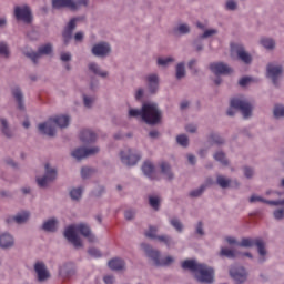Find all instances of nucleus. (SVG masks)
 Masks as SVG:
<instances>
[{
  "label": "nucleus",
  "instance_id": "18",
  "mask_svg": "<svg viewBox=\"0 0 284 284\" xmlns=\"http://www.w3.org/2000/svg\"><path fill=\"white\" fill-rule=\"evenodd\" d=\"M92 54H94V57H106V54H110V44L105 42L95 44L92 48Z\"/></svg>",
  "mask_w": 284,
  "mask_h": 284
},
{
  "label": "nucleus",
  "instance_id": "56",
  "mask_svg": "<svg viewBox=\"0 0 284 284\" xmlns=\"http://www.w3.org/2000/svg\"><path fill=\"white\" fill-rule=\"evenodd\" d=\"M124 217L126 219V221H132V219H134V211L132 210L125 211Z\"/></svg>",
  "mask_w": 284,
  "mask_h": 284
},
{
  "label": "nucleus",
  "instance_id": "45",
  "mask_svg": "<svg viewBox=\"0 0 284 284\" xmlns=\"http://www.w3.org/2000/svg\"><path fill=\"white\" fill-rule=\"evenodd\" d=\"M88 252L90 256H93V258H101V251H99L98 248L91 247Z\"/></svg>",
  "mask_w": 284,
  "mask_h": 284
},
{
  "label": "nucleus",
  "instance_id": "43",
  "mask_svg": "<svg viewBox=\"0 0 284 284\" xmlns=\"http://www.w3.org/2000/svg\"><path fill=\"white\" fill-rule=\"evenodd\" d=\"M171 225L178 231L183 232V224L178 219H172L170 221Z\"/></svg>",
  "mask_w": 284,
  "mask_h": 284
},
{
  "label": "nucleus",
  "instance_id": "33",
  "mask_svg": "<svg viewBox=\"0 0 284 284\" xmlns=\"http://www.w3.org/2000/svg\"><path fill=\"white\" fill-rule=\"evenodd\" d=\"M220 255L226 256V258H236V253L233 250L222 247Z\"/></svg>",
  "mask_w": 284,
  "mask_h": 284
},
{
  "label": "nucleus",
  "instance_id": "29",
  "mask_svg": "<svg viewBox=\"0 0 284 284\" xmlns=\"http://www.w3.org/2000/svg\"><path fill=\"white\" fill-rule=\"evenodd\" d=\"M42 230L45 232H55L57 231V220L51 219L43 223Z\"/></svg>",
  "mask_w": 284,
  "mask_h": 284
},
{
  "label": "nucleus",
  "instance_id": "1",
  "mask_svg": "<svg viewBox=\"0 0 284 284\" xmlns=\"http://www.w3.org/2000/svg\"><path fill=\"white\" fill-rule=\"evenodd\" d=\"M129 116L134 119H139V116H141L142 121L148 123V125H156V123L161 121V111H159L156 104L146 103L143 104L142 110H129Z\"/></svg>",
  "mask_w": 284,
  "mask_h": 284
},
{
  "label": "nucleus",
  "instance_id": "58",
  "mask_svg": "<svg viewBox=\"0 0 284 284\" xmlns=\"http://www.w3.org/2000/svg\"><path fill=\"white\" fill-rule=\"evenodd\" d=\"M103 281L105 284H112V283H114V276L106 275V276H104Z\"/></svg>",
  "mask_w": 284,
  "mask_h": 284
},
{
  "label": "nucleus",
  "instance_id": "46",
  "mask_svg": "<svg viewBox=\"0 0 284 284\" xmlns=\"http://www.w3.org/2000/svg\"><path fill=\"white\" fill-rule=\"evenodd\" d=\"M212 143H216L217 145H221L224 143L223 138L219 136L217 134L211 135Z\"/></svg>",
  "mask_w": 284,
  "mask_h": 284
},
{
  "label": "nucleus",
  "instance_id": "24",
  "mask_svg": "<svg viewBox=\"0 0 284 284\" xmlns=\"http://www.w3.org/2000/svg\"><path fill=\"white\" fill-rule=\"evenodd\" d=\"M142 172L149 179H156V171H154V164H152L151 162H144V164L142 165Z\"/></svg>",
  "mask_w": 284,
  "mask_h": 284
},
{
  "label": "nucleus",
  "instance_id": "48",
  "mask_svg": "<svg viewBox=\"0 0 284 284\" xmlns=\"http://www.w3.org/2000/svg\"><path fill=\"white\" fill-rule=\"evenodd\" d=\"M178 32L181 34H187V32H190V27L187 24H180L178 27Z\"/></svg>",
  "mask_w": 284,
  "mask_h": 284
},
{
  "label": "nucleus",
  "instance_id": "22",
  "mask_svg": "<svg viewBox=\"0 0 284 284\" xmlns=\"http://www.w3.org/2000/svg\"><path fill=\"white\" fill-rule=\"evenodd\" d=\"M145 236H148V239H156V227L155 226H150L149 231L145 233ZM158 239L162 243H165V245H170V243H171L170 237L166 236V235L158 236Z\"/></svg>",
  "mask_w": 284,
  "mask_h": 284
},
{
  "label": "nucleus",
  "instance_id": "17",
  "mask_svg": "<svg viewBox=\"0 0 284 284\" xmlns=\"http://www.w3.org/2000/svg\"><path fill=\"white\" fill-rule=\"evenodd\" d=\"M34 271L38 275V281L43 282L50 278V272H48L45 264H43L42 262H38L34 264Z\"/></svg>",
  "mask_w": 284,
  "mask_h": 284
},
{
  "label": "nucleus",
  "instance_id": "44",
  "mask_svg": "<svg viewBox=\"0 0 284 284\" xmlns=\"http://www.w3.org/2000/svg\"><path fill=\"white\" fill-rule=\"evenodd\" d=\"M256 202L270 204V201H266L265 199H263V197H261V196H257V195H252V196L250 197V203H256Z\"/></svg>",
  "mask_w": 284,
  "mask_h": 284
},
{
  "label": "nucleus",
  "instance_id": "5",
  "mask_svg": "<svg viewBox=\"0 0 284 284\" xmlns=\"http://www.w3.org/2000/svg\"><path fill=\"white\" fill-rule=\"evenodd\" d=\"M230 105L231 108L227 110L229 116H234V110H240L245 119H250V116H252L253 106L250 102L243 100V98H233Z\"/></svg>",
  "mask_w": 284,
  "mask_h": 284
},
{
  "label": "nucleus",
  "instance_id": "42",
  "mask_svg": "<svg viewBox=\"0 0 284 284\" xmlns=\"http://www.w3.org/2000/svg\"><path fill=\"white\" fill-rule=\"evenodd\" d=\"M0 54L1 57H10V50L8 49V44L4 42H0Z\"/></svg>",
  "mask_w": 284,
  "mask_h": 284
},
{
  "label": "nucleus",
  "instance_id": "55",
  "mask_svg": "<svg viewBox=\"0 0 284 284\" xmlns=\"http://www.w3.org/2000/svg\"><path fill=\"white\" fill-rule=\"evenodd\" d=\"M226 10H236V2L233 0H229L226 2Z\"/></svg>",
  "mask_w": 284,
  "mask_h": 284
},
{
  "label": "nucleus",
  "instance_id": "53",
  "mask_svg": "<svg viewBox=\"0 0 284 284\" xmlns=\"http://www.w3.org/2000/svg\"><path fill=\"white\" fill-rule=\"evenodd\" d=\"M274 217H275L277 221H281V219L284 217V210H283V209H280V210L274 211Z\"/></svg>",
  "mask_w": 284,
  "mask_h": 284
},
{
  "label": "nucleus",
  "instance_id": "41",
  "mask_svg": "<svg viewBox=\"0 0 284 284\" xmlns=\"http://www.w3.org/2000/svg\"><path fill=\"white\" fill-rule=\"evenodd\" d=\"M1 124H2V134L8 138L12 136V133H10V129L8 128V121L6 119H2Z\"/></svg>",
  "mask_w": 284,
  "mask_h": 284
},
{
  "label": "nucleus",
  "instance_id": "13",
  "mask_svg": "<svg viewBox=\"0 0 284 284\" xmlns=\"http://www.w3.org/2000/svg\"><path fill=\"white\" fill-rule=\"evenodd\" d=\"M120 156L122 163L125 165H136V163H139L141 160V155L132 153V150H128L126 153L125 151H122Z\"/></svg>",
  "mask_w": 284,
  "mask_h": 284
},
{
  "label": "nucleus",
  "instance_id": "7",
  "mask_svg": "<svg viewBox=\"0 0 284 284\" xmlns=\"http://www.w3.org/2000/svg\"><path fill=\"white\" fill-rule=\"evenodd\" d=\"M239 247H257V252L260 256H265L267 251H265V243L261 239H252V237H244L241 242L236 243Z\"/></svg>",
  "mask_w": 284,
  "mask_h": 284
},
{
  "label": "nucleus",
  "instance_id": "62",
  "mask_svg": "<svg viewBox=\"0 0 284 284\" xmlns=\"http://www.w3.org/2000/svg\"><path fill=\"white\" fill-rule=\"evenodd\" d=\"M75 41H83V32H77L74 36Z\"/></svg>",
  "mask_w": 284,
  "mask_h": 284
},
{
  "label": "nucleus",
  "instance_id": "11",
  "mask_svg": "<svg viewBox=\"0 0 284 284\" xmlns=\"http://www.w3.org/2000/svg\"><path fill=\"white\" fill-rule=\"evenodd\" d=\"M57 179V170L50 169V164H45V175L43 178H38L37 183L39 187H45L51 181Z\"/></svg>",
  "mask_w": 284,
  "mask_h": 284
},
{
  "label": "nucleus",
  "instance_id": "63",
  "mask_svg": "<svg viewBox=\"0 0 284 284\" xmlns=\"http://www.w3.org/2000/svg\"><path fill=\"white\" fill-rule=\"evenodd\" d=\"M143 97V89H139L135 93V99L139 101V99H142Z\"/></svg>",
  "mask_w": 284,
  "mask_h": 284
},
{
  "label": "nucleus",
  "instance_id": "49",
  "mask_svg": "<svg viewBox=\"0 0 284 284\" xmlns=\"http://www.w3.org/2000/svg\"><path fill=\"white\" fill-rule=\"evenodd\" d=\"M92 174V169L90 168H82L81 170V176L82 179H88Z\"/></svg>",
  "mask_w": 284,
  "mask_h": 284
},
{
  "label": "nucleus",
  "instance_id": "50",
  "mask_svg": "<svg viewBox=\"0 0 284 284\" xmlns=\"http://www.w3.org/2000/svg\"><path fill=\"white\" fill-rule=\"evenodd\" d=\"M171 61H174V59L172 58H159L158 59V65H168L169 63H171Z\"/></svg>",
  "mask_w": 284,
  "mask_h": 284
},
{
  "label": "nucleus",
  "instance_id": "9",
  "mask_svg": "<svg viewBox=\"0 0 284 284\" xmlns=\"http://www.w3.org/2000/svg\"><path fill=\"white\" fill-rule=\"evenodd\" d=\"M26 57L28 59H31L33 63H37L39 59H41V55L43 54H52V44L47 43L38 49V52L31 51V52H24Z\"/></svg>",
  "mask_w": 284,
  "mask_h": 284
},
{
  "label": "nucleus",
  "instance_id": "20",
  "mask_svg": "<svg viewBox=\"0 0 284 284\" xmlns=\"http://www.w3.org/2000/svg\"><path fill=\"white\" fill-rule=\"evenodd\" d=\"M77 18L71 19L62 33L65 44L68 43V41H70V39H72V32L77 28Z\"/></svg>",
  "mask_w": 284,
  "mask_h": 284
},
{
  "label": "nucleus",
  "instance_id": "36",
  "mask_svg": "<svg viewBox=\"0 0 284 284\" xmlns=\"http://www.w3.org/2000/svg\"><path fill=\"white\" fill-rule=\"evenodd\" d=\"M273 114L275 119H281V116H284V106L281 104H276Z\"/></svg>",
  "mask_w": 284,
  "mask_h": 284
},
{
  "label": "nucleus",
  "instance_id": "21",
  "mask_svg": "<svg viewBox=\"0 0 284 284\" xmlns=\"http://www.w3.org/2000/svg\"><path fill=\"white\" fill-rule=\"evenodd\" d=\"M80 140L82 143H94L97 141V133L90 129H85L80 133Z\"/></svg>",
  "mask_w": 284,
  "mask_h": 284
},
{
  "label": "nucleus",
  "instance_id": "31",
  "mask_svg": "<svg viewBox=\"0 0 284 284\" xmlns=\"http://www.w3.org/2000/svg\"><path fill=\"white\" fill-rule=\"evenodd\" d=\"M89 70L93 72V74H98V77H108V72L101 71L97 63H90Z\"/></svg>",
  "mask_w": 284,
  "mask_h": 284
},
{
  "label": "nucleus",
  "instance_id": "12",
  "mask_svg": "<svg viewBox=\"0 0 284 284\" xmlns=\"http://www.w3.org/2000/svg\"><path fill=\"white\" fill-rule=\"evenodd\" d=\"M98 146H93L91 149L78 148L71 153V155L73 156V159L81 161V159H87V156H92L93 154H98Z\"/></svg>",
  "mask_w": 284,
  "mask_h": 284
},
{
  "label": "nucleus",
  "instance_id": "30",
  "mask_svg": "<svg viewBox=\"0 0 284 284\" xmlns=\"http://www.w3.org/2000/svg\"><path fill=\"white\" fill-rule=\"evenodd\" d=\"M160 169L162 174H165L166 179L171 180L174 178V175L172 174L170 164H168L166 162L160 163Z\"/></svg>",
  "mask_w": 284,
  "mask_h": 284
},
{
  "label": "nucleus",
  "instance_id": "32",
  "mask_svg": "<svg viewBox=\"0 0 284 284\" xmlns=\"http://www.w3.org/2000/svg\"><path fill=\"white\" fill-rule=\"evenodd\" d=\"M261 43L263 48H266V50H274V47L276 45L272 38H263L261 40Z\"/></svg>",
  "mask_w": 284,
  "mask_h": 284
},
{
  "label": "nucleus",
  "instance_id": "10",
  "mask_svg": "<svg viewBox=\"0 0 284 284\" xmlns=\"http://www.w3.org/2000/svg\"><path fill=\"white\" fill-rule=\"evenodd\" d=\"M14 17L18 21H23L24 23L32 22V12L30 11V7H16L14 8Z\"/></svg>",
  "mask_w": 284,
  "mask_h": 284
},
{
  "label": "nucleus",
  "instance_id": "15",
  "mask_svg": "<svg viewBox=\"0 0 284 284\" xmlns=\"http://www.w3.org/2000/svg\"><path fill=\"white\" fill-rule=\"evenodd\" d=\"M210 70L216 77H219V74H230L232 72V69L223 62L211 63Z\"/></svg>",
  "mask_w": 284,
  "mask_h": 284
},
{
  "label": "nucleus",
  "instance_id": "47",
  "mask_svg": "<svg viewBox=\"0 0 284 284\" xmlns=\"http://www.w3.org/2000/svg\"><path fill=\"white\" fill-rule=\"evenodd\" d=\"M204 190H205V185H202L200 189L192 191L190 193V196H193V197L201 196V194H203Z\"/></svg>",
  "mask_w": 284,
  "mask_h": 284
},
{
  "label": "nucleus",
  "instance_id": "40",
  "mask_svg": "<svg viewBox=\"0 0 284 284\" xmlns=\"http://www.w3.org/2000/svg\"><path fill=\"white\" fill-rule=\"evenodd\" d=\"M217 184L220 185V187H230V180L225 179V176L223 175H219L217 176Z\"/></svg>",
  "mask_w": 284,
  "mask_h": 284
},
{
  "label": "nucleus",
  "instance_id": "14",
  "mask_svg": "<svg viewBox=\"0 0 284 284\" xmlns=\"http://www.w3.org/2000/svg\"><path fill=\"white\" fill-rule=\"evenodd\" d=\"M268 79H272L274 85H278L277 79L283 74V67L268 64L266 68Z\"/></svg>",
  "mask_w": 284,
  "mask_h": 284
},
{
  "label": "nucleus",
  "instance_id": "25",
  "mask_svg": "<svg viewBox=\"0 0 284 284\" xmlns=\"http://www.w3.org/2000/svg\"><path fill=\"white\" fill-rule=\"evenodd\" d=\"M149 83V90L151 94H154L159 90V77L156 74H151L146 78Z\"/></svg>",
  "mask_w": 284,
  "mask_h": 284
},
{
  "label": "nucleus",
  "instance_id": "28",
  "mask_svg": "<svg viewBox=\"0 0 284 284\" xmlns=\"http://www.w3.org/2000/svg\"><path fill=\"white\" fill-rule=\"evenodd\" d=\"M12 94L18 103L19 110H26V106L23 105V93H21V89L14 88L12 90Z\"/></svg>",
  "mask_w": 284,
  "mask_h": 284
},
{
  "label": "nucleus",
  "instance_id": "35",
  "mask_svg": "<svg viewBox=\"0 0 284 284\" xmlns=\"http://www.w3.org/2000/svg\"><path fill=\"white\" fill-rule=\"evenodd\" d=\"M176 142L179 145H182V148H187L190 140L187 139V135L181 134L176 136Z\"/></svg>",
  "mask_w": 284,
  "mask_h": 284
},
{
  "label": "nucleus",
  "instance_id": "37",
  "mask_svg": "<svg viewBox=\"0 0 284 284\" xmlns=\"http://www.w3.org/2000/svg\"><path fill=\"white\" fill-rule=\"evenodd\" d=\"M185 77V64L179 63L176 65V79H183Z\"/></svg>",
  "mask_w": 284,
  "mask_h": 284
},
{
  "label": "nucleus",
  "instance_id": "27",
  "mask_svg": "<svg viewBox=\"0 0 284 284\" xmlns=\"http://www.w3.org/2000/svg\"><path fill=\"white\" fill-rule=\"evenodd\" d=\"M108 265L110 270H115L116 272H119L125 267V262L119 257H115L109 261Z\"/></svg>",
  "mask_w": 284,
  "mask_h": 284
},
{
  "label": "nucleus",
  "instance_id": "54",
  "mask_svg": "<svg viewBox=\"0 0 284 284\" xmlns=\"http://www.w3.org/2000/svg\"><path fill=\"white\" fill-rule=\"evenodd\" d=\"M244 174H245L246 179H252V176H254V171L251 168L245 166Z\"/></svg>",
  "mask_w": 284,
  "mask_h": 284
},
{
  "label": "nucleus",
  "instance_id": "26",
  "mask_svg": "<svg viewBox=\"0 0 284 284\" xmlns=\"http://www.w3.org/2000/svg\"><path fill=\"white\" fill-rule=\"evenodd\" d=\"M28 219H30V213L24 211L19 213L17 216L7 219V223H12V221H14L18 223V225H21V223H26Z\"/></svg>",
  "mask_w": 284,
  "mask_h": 284
},
{
  "label": "nucleus",
  "instance_id": "23",
  "mask_svg": "<svg viewBox=\"0 0 284 284\" xmlns=\"http://www.w3.org/2000/svg\"><path fill=\"white\" fill-rule=\"evenodd\" d=\"M12 245H14V237L12 235L4 233L0 236V247L6 250L12 247Z\"/></svg>",
  "mask_w": 284,
  "mask_h": 284
},
{
  "label": "nucleus",
  "instance_id": "59",
  "mask_svg": "<svg viewBox=\"0 0 284 284\" xmlns=\"http://www.w3.org/2000/svg\"><path fill=\"white\" fill-rule=\"evenodd\" d=\"M186 132H191L192 134L196 132V126L193 124H189L185 126Z\"/></svg>",
  "mask_w": 284,
  "mask_h": 284
},
{
  "label": "nucleus",
  "instance_id": "52",
  "mask_svg": "<svg viewBox=\"0 0 284 284\" xmlns=\"http://www.w3.org/2000/svg\"><path fill=\"white\" fill-rule=\"evenodd\" d=\"M83 101H84L85 108H92V103H94V100L87 95L83 97Z\"/></svg>",
  "mask_w": 284,
  "mask_h": 284
},
{
  "label": "nucleus",
  "instance_id": "3",
  "mask_svg": "<svg viewBox=\"0 0 284 284\" xmlns=\"http://www.w3.org/2000/svg\"><path fill=\"white\" fill-rule=\"evenodd\" d=\"M182 270L195 272L199 283H214V268L205 264H199L194 260H185L182 263Z\"/></svg>",
  "mask_w": 284,
  "mask_h": 284
},
{
  "label": "nucleus",
  "instance_id": "6",
  "mask_svg": "<svg viewBox=\"0 0 284 284\" xmlns=\"http://www.w3.org/2000/svg\"><path fill=\"white\" fill-rule=\"evenodd\" d=\"M142 248L144 250L146 256H149V258H152V261H154L155 265L158 266H168L174 263V257L172 256H166L161 260V254L159 253V251L152 248V246L148 244H142Z\"/></svg>",
  "mask_w": 284,
  "mask_h": 284
},
{
  "label": "nucleus",
  "instance_id": "4",
  "mask_svg": "<svg viewBox=\"0 0 284 284\" xmlns=\"http://www.w3.org/2000/svg\"><path fill=\"white\" fill-rule=\"evenodd\" d=\"M57 125L58 128H68V125H70V116L58 115L55 118H50L47 122L40 123L38 129L41 134L54 136V134H57Z\"/></svg>",
  "mask_w": 284,
  "mask_h": 284
},
{
  "label": "nucleus",
  "instance_id": "19",
  "mask_svg": "<svg viewBox=\"0 0 284 284\" xmlns=\"http://www.w3.org/2000/svg\"><path fill=\"white\" fill-rule=\"evenodd\" d=\"M232 50H236L239 59L243 61L244 63H252V55L250 53L245 52V49L241 44H232Z\"/></svg>",
  "mask_w": 284,
  "mask_h": 284
},
{
  "label": "nucleus",
  "instance_id": "61",
  "mask_svg": "<svg viewBox=\"0 0 284 284\" xmlns=\"http://www.w3.org/2000/svg\"><path fill=\"white\" fill-rule=\"evenodd\" d=\"M70 59H72V55H70V53L61 54V61H70Z\"/></svg>",
  "mask_w": 284,
  "mask_h": 284
},
{
  "label": "nucleus",
  "instance_id": "38",
  "mask_svg": "<svg viewBox=\"0 0 284 284\" xmlns=\"http://www.w3.org/2000/svg\"><path fill=\"white\" fill-rule=\"evenodd\" d=\"M214 159L215 161H219L220 163H222V165H227V159L225 158V153L216 152L214 154Z\"/></svg>",
  "mask_w": 284,
  "mask_h": 284
},
{
  "label": "nucleus",
  "instance_id": "16",
  "mask_svg": "<svg viewBox=\"0 0 284 284\" xmlns=\"http://www.w3.org/2000/svg\"><path fill=\"white\" fill-rule=\"evenodd\" d=\"M230 274L236 283H245L247 280V273L245 272V268L243 267H232L230 270Z\"/></svg>",
  "mask_w": 284,
  "mask_h": 284
},
{
  "label": "nucleus",
  "instance_id": "57",
  "mask_svg": "<svg viewBox=\"0 0 284 284\" xmlns=\"http://www.w3.org/2000/svg\"><path fill=\"white\" fill-rule=\"evenodd\" d=\"M250 81H252V79L245 77V78L240 79L239 83H240V85H242V88H244V85H247V83H250Z\"/></svg>",
  "mask_w": 284,
  "mask_h": 284
},
{
  "label": "nucleus",
  "instance_id": "39",
  "mask_svg": "<svg viewBox=\"0 0 284 284\" xmlns=\"http://www.w3.org/2000/svg\"><path fill=\"white\" fill-rule=\"evenodd\" d=\"M149 203L153 210H159V205H161V200L156 196H150Z\"/></svg>",
  "mask_w": 284,
  "mask_h": 284
},
{
  "label": "nucleus",
  "instance_id": "2",
  "mask_svg": "<svg viewBox=\"0 0 284 284\" xmlns=\"http://www.w3.org/2000/svg\"><path fill=\"white\" fill-rule=\"evenodd\" d=\"M77 232L88 239L90 243H94L95 237L94 235H92L90 226L85 224L70 225L65 229L64 236L67 237L69 243H72L74 247H83V243L81 242V239L77 235Z\"/></svg>",
  "mask_w": 284,
  "mask_h": 284
},
{
  "label": "nucleus",
  "instance_id": "60",
  "mask_svg": "<svg viewBox=\"0 0 284 284\" xmlns=\"http://www.w3.org/2000/svg\"><path fill=\"white\" fill-rule=\"evenodd\" d=\"M196 233L200 234V236H203V223L199 222Z\"/></svg>",
  "mask_w": 284,
  "mask_h": 284
},
{
  "label": "nucleus",
  "instance_id": "34",
  "mask_svg": "<svg viewBox=\"0 0 284 284\" xmlns=\"http://www.w3.org/2000/svg\"><path fill=\"white\" fill-rule=\"evenodd\" d=\"M83 194V189L78 187V189H73L70 192V196L73 201H79V199H81V195Z\"/></svg>",
  "mask_w": 284,
  "mask_h": 284
},
{
  "label": "nucleus",
  "instance_id": "8",
  "mask_svg": "<svg viewBox=\"0 0 284 284\" xmlns=\"http://www.w3.org/2000/svg\"><path fill=\"white\" fill-rule=\"evenodd\" d=\"M79 6H88V0H79L73 2L72 0H52V7L59 8H69V10H77Z\"/></svg>",
  "mask_w": 284,
  "mask_h": 284
},
{
  "label": "nucleus",
  "instance_id": "51",
  "mask_svg": "<svg viewBox=\"0 0 284 284\" xmlns=\"http://www.w3.org/2000/svg\"><path fill=\"white\" fill-rule=\"evenodd\" d=\"M216 29H209L204 31V33L201 36L202 39H207V37H212V34H216Z\"/></svg>",
  "mask_w": 284,
  "mask_h": 284
},
{
  "label": "nucleus",
  "instance_id": "64",
  "mask_svg": "<svg viewBox=\"0 0 284 284\" xmlns=\"http://www.w3.org/2000/svg\"><path fill=\"white\" fill-rule=\"evenodd\" d=\"M268 205H284V200H282V201H271V202H268Z\"/></svg>",
  "mask_w": 284,
  "mask_h": 284
}]
</instances>
